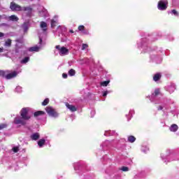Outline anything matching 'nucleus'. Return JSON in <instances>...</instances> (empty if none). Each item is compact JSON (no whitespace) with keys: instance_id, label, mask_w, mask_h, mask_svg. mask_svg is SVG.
<instances>
[{"instance_id":"nucleus-1","label":"nucleus","mask_w":179,"mask_h":179,"mask_svg":"<svg viewBox=\"0 0 179 179\" xmlns=\"http://www.w3.org/2000/svg\"><path fill=\"white\" fill-rule=\"evenodd\" d=\"M162 92H160V88H156L151 95L146 96V99H149L151 103L154 104H159L157 107L158 111H162L164 115H168L169 110H170V104H173L174 101L171 99H157L158 96H160Z\"/></svg>"},{"instance_id":"nucleus-2","label":"nucleus","mask_w":179,"mask_h":179,"mask_svg":"<svg viewBox=\"0 0 179 179\" xmlns=\"http://www.w3.org/2000/svg\"><path fill=\"white\" fill-rule=\"evenodd\" d=\"M162 32L154 34L152 36L143 37L141 39L137 41V47L141 50L142 54H146V52H150L152 48L150 47L151 41H157L159 38H162Z\"/></svg>"},{"instance_id":"nucleus-3","label":"nucleus","mask_w":179,"mask_h":179,"mask_svg":"<svg viewBox=\"0 0 179 179\" xmlns=\"http://www.w3.org/2000/svg\"><path fill=\"white\" fill-rule=\"evenodd\" d=\"M125 138L115 139L112 141L106 140L101 144L102 150H110L111 148H121V146H126Z\"/></svg>"},{"instance_id":"nucleus-4","label":"nucleus","mask_w":179,"mask_h":179,"mask_svg":"<svg viewBox=\"0 0 179 179\" xmlns=\"http://www.w3.org/2000/svg\"><path fill=\"white\" fill-rule=\"evenodd\" d=\"M151 51L148 52H152L150 55V62H154L155 64H160L163 61V55H164V50L162 48L155 46L153 48H151Z\"/></svg>"},{"instance_id":"nucleus-5","label":"nucleus","mask_w":179,"mask_h":179,"mask_svg":"<svg viewBox=\"0 0 179 179\" xmlns=\"http://www.w3.org/2000/svg\"><path fill=\"white\" fill-rule=\"evenodd\" d=\"M10 9L13 12H20V10H24V12H28L27 13V16H28V17H30L31 16L32 8L31 7L22 8V6L13 1L10 3Z\"/></svg>"},{"instance_id":"nucleus-6","label":"nucleus","mask_w":179,"mask_h":179,"mask_svg":"<svg viewBox=\"0 0 179 179\" xmlns=\"http://www.w3.org/2000/svg\"><path fill=\"white\" fill-rule=\"evenodd\" d=\"M160 157L162 160H163V162L166 164H167L169 162H174V160H179L178 155L171 153V150H167L165 154L162 153Z\"/></svg>"},{"instance_id":"nucleus-7","label":"nucleus","mask_w":179,"mask_h":179,"mask_svg":"<svg viewBox=\"0 0 179 179\" xmlns=\"http://www.w3.org/2000/svg\"><path fill=\"white\" fill-rule=\"evenodd\" d=\"M38 37L39 41L38 45L28 49V51L30 52H38V51H41V50H43V48H44L45 46V41L43 40V36L41 34H39Z\"/></svg>"},{"instance_id":"nucleus-8","label":"nucleus","mask_w":179,"mask_h":179,"mask_svg":"<svg viewBox=\"0 0 179 179\" xmlns=\"http://www.w3.org/2000/svg\"><path fill=\"white\" fill-rule=\"evenodd\" d=\"M55 49L54 50L55 55H60V57H65V55H69V49L66 48L64 46H61L57 45L55 46Z\"/></svg>"},{"instance_id":"nucleus-9","label":"nucleus","mask_w":179,"mask_h":179,"mask_svg":"<svg viewBox=\"0 0 179 179\" xmlns=\"http://www.w3.org/2000/svg\"><path fill=\"white\" fill-rule=\"evenodd\" d=\"M20 115L25 121H29L33 116V113L30 111V108H23L20 110Z\"/></svg>"},{"instance_id":"nucleus-10","label":"nucleus","mask_w":179,"mask_h":179,"mask_svg":"<svg viewBox=\"0 0 179 179\" xmlns=\"http://www.w3.org/2000/svg\"><path fill=\"white\" fill-rule=\"evenodd\" d=\"M17 73H19L17 71L8 73V71L0 70V76H2V78H6V79L8 80L16 78V76H17Z\"/></svg>"},{"instance_id":"nucleus-11","label":"nucleus","mask_w":179,"mask_h":179,"mask_svg":"<svg viewBox=\"0 0 179 179\" xmlns=\"http://www.w3.org/2000/svg\"><path fill=\"white\" fill-rule=\"evenodd\" d=\"M45 111L49 117H51L52 118H58V117H59V113L51 106H47L45 108Z\"/></svg>"},{"instance_id":"nucleus-12","label":"nucleus","mask_w":179,"mask_h":179,"mask_svg":"<svg viewBox=\"0 0 179 179\" xmlns=\"http://www.w3.org/2000/svg\"><path fill=\"white\" fill-rule=\"evenodd\" d=\"M73 168L76 173H79V171H83L86 169V165L83 164V162H76L73 164Z\"/></svg>"},{"instance_id":"nucleus-13","label":"nucleus","mask_w":179,"mask_h":179,"mask_svg":"<svg viewBox=\"0 0 179 179\" xmlns=\"http://www.w3.org/2000/svg\"><path fill=\"white\" fill-rule=\"evenodd\" d=\"M169 5V1L167 0H160L158 2L157 8L159 10H166Z\"/></svg>"},{"instance_id":"nucleus-14","label":"nucleus","mask_w":179,"mask_h":179,"mask_svg":"<svg viewBox=\"0 0 179 179\" xmlns=\"http://www.w3.org/2000/svg\"><path fill=\"white\" fill-rule=\"evenodd\" d=\"M176 85L173 83H170L164 87V90H166V92H168L169 94H172V93H174V92H176Z\"/></svg>"},{"instance_id":"nucleus-15","label":"nucleus","mask_w":179,"mask_h":179,"mask_svg":"<svg viewBox=\"0 0 179 179\" xmlns=\"http://www.w3.org/2000/svg\"><path fill=\"white\" fill-rule=\"evenodd\" d=\"M13 122L15 124V125H26L27 120L23 119L22 116H17L15 117Z\"/></svg>"},{"instance_id":"nucleus-16","label":"nucleus","mask_w":179,"mask_h":179,"mask_svg":"<svg viewBox=\"0 0 179 179\" xmlns=\"http://www.w3.org/2000/svg\"><path fill=\"white\" fill-rule=\"evenodd\" d=\"M2 19H5L6 20H8L10 22H17V20H19V17L15 15L10 16H6L4 15L2 16Z\"/></svg>"},{"instance_id":"nucleus-17","label":"nucleus","mask_w":179,"mask_h":179,"mask_svg":"<svg viewBox=\"0 0 179 179\" xmlns=\"http://www.w3.org/2000/svg\"><path fill=\"white\" fill-rule=\"evenodd\" d=\"M38 15L41 17H48V11L44 7H41V10L38 12Z\"/></svg>"},{"instance_id":"nucleus-18","label":"nucleus","mask_w":179,"mask_h":179,"mask_svg":"<svg viewBox=\"0 0 179 179\" xmlns=\"http://www.w3.org/2000/svg\"><path fill=\"white\" fill-rule=\"evenodd\" d=\"M40 28L43 31V36H46L47 33V23L44 21L41 22Z\"/></svg>"},{"instance_id":"nucleus-19","label":"nucleus","mask_w":179,"mask_h":179,"mask_svg":"<svg viewBox=\"0 0 179 179\" xmlns=\"http://www.w3.org/2000/svg\"><path fill=\"white\" fill-rule=\"evenodd\" d=\"M29 138L31 141H38L40 139V133H38V132L32 133L30 135Z\"/></svg>"},{"instance_id":"nucleus-20","label":"nucleus","mask_w":179,"mask_h":179,"mask_svg":"<svg viewBox=\"0 0 179 179\" xmlns=\"http://www.w3.org/2000/svg\"><path fill=\"white\" fill-rule=\"evenodd\" d=\"M117 135H118V134H117L114 130L105 131L104 133V136H117Z\"/></svg>"},{"instance_id":"nucleus-21","label":"nucleus","mask_w":179,"mask_h":179,"mask_svg":"<svg viewBox=\"0 0 179 179\" xmlns=\"http://www.w3.org/2000/svg\"><path fill=\"white\" fill-rule=\"evenodd\" d=\"M45 115V112L43 110H38L34 113V117L38 120V117H43Z\"/></svg>"},{"instance_id":"nucleus-22","label":"nucleus","mask_w":179,"mask_h":179,"mask_svg":"<svg viewBox=\"0 0 179 179\" xmlns=\"http://www.w3.org/2000/svg\"><path fill=\"white\" fill-rule=\"evenodd\" d=\"M66 108H68L70 111H71V113H75V111H76V110H78V108H76V106L72 105V104H69V103H66Z\"/></svg>"},{"instance_id":"nucleus-23","label":"nucleus","mask_w":179,"mask_h":179,"mask_svg":"<svg viewBox=\"0 0 179 179\" xmlns=\"http://www.w3.org/2000/svg\"><path fill=\"white\" fill-rule=\"evenodd\" d=\"M50 24H51L52 29H54V27H55V26H57V24H58V17L57 16H55L54 18L51 20Z\"/></svg>"},{"instance_id":"nucleus-24","label":"nucleus","mask_w":179,"mask_h":179,"mask_svg":"<svg viewBox=\"0 0 179 179\" xmlns=\"http://www.w3.org/2000/svg\"><path fill=\"white\" fill-rule=\"evenodd\" d=\"M135 114V110L131 109L129 112L128 115H126V117L127 118V121H131L134 115Z\"/></svg>"},{"instance_id":"nucleus-25","label":"nucleus","mask_w":179,"mask_h":179,"mask_svg":"<svg viewBox=\"0 0 179 179\" xmlns=\"http://www.w3.org/2000/svg\"><path fill=\"white\" fill-rule=\"evenodd\" d=\"M29 27H30V22H24L22 25V29H23L24 33H27V30H29Z\"/></svg>"},{"instance_id":"nucleus-26","label":"nucleus","mask_w":179,"mask_h":179,"mask_svg":"<svg viewBox=\"0 0 179 179\" xmlns=\"http://www.w3.org/2000/svg\"><path fill=\"white\" fill-rule=\"evenodd\" d=\"M162 79V73H157L153 76L154 82H159V80Z\"/></svg>"},{"instance_id":"nucleus-27","label":"nucleus","mask_w":179,"mask_h":179,"mask_svg":"<svg viewBox=\"0 0 179 179\" xmlns=\"http://www.w3.org/2000/svg\"><path fill=\"white\" fill-rule=\"evenodd\" d=\"M171 132H177L178 131V126L176 124H173L170 127Z\"/></svg>"},{"instance_id":"nucleus-28","label":"nucleus","mask_w":179,"mask_h":179,"mask_svg":"<svg viewBox=\"0 0 179 179\" xmlns=\"http://www.w3.org/2000/svg\"><path fill=\"white\" fill-rule=\"evenodd\" d=\"M135 141H136V138H135V136H127V142H129V143H134V142H135Z\"/></svg>"},{"instance_id":"nucleus-29","label":"nucleus","mask_w":179,"mask_h":179,"mask_svg":"<svg viewBox=\"0 0 179 179\" xmlns=\"http://www.w3.org/2000/svg\"><path fill=\"white\" fill-rule=\"evenodd\" d=\"M45 145V139L41 138L38 141V145L39 148H43Z\"/></svg>"},{"instance_id":"nucleus-30","label":"nucleus","mask_w":179,"mask_h":179,"mask_svg":"<svg viewBox=\"0 0 179 179\" xmlns=\"http://www.w3.org/2000/svg\"><path fill=\"white\" fill-rule=\"evenodd\" d=\"M141 150L143 153H148L149 152V147H148V145H143Z\"/></svg>"},{"instance_id":"nucleus-31","label":"nucleus","mask_w":179,"mask_h":179,"mask_svg":"<svg viewBox=\"0 0 179 179\" xmlns=\"http://www.w3.org/2000/svg\"><path fill=\"white\" fill-rule=\"evenodd\" d=\"M29 61H30V57H26L20 61V64H27V62H29Z\"/></svg>"},{"instance_id":"nucleus-32","label":"nucleus","mask_w":179,"mask_h":179,"mask_svg":"<svg viewBox=\"0 0 179 179\" xmlns=\"http://www.w3.org/2000/svg\"><path fill=\"white\" fill-rule=\"evenodd\" d=\"M16 41V47H19V44H23L24 41H23V38H20L15 40Z\"/></svg>"},{"instance_id":"nucleus-33","label":"nucleus","mask_w":179,"mask_h":179,"mask_svg":"<svg viewBox=\"0 0 179 179\" xmlns=\"http://www.w3.org/2000/svg\"><path fill=\"white\" fill-rule=\"evenodd\" d=\"M68 74L69 76H75V75H76V71L74 69H71L69 71Z\"/></svg>"},{"instance_id":"nucleus-34","label":"nucleus","mask_w":179,"mask_h":179,"mask_svg":"<svg viewBox=\"0 0 179 179\" xmlns=\"http://www.w3.org/2000/svg\"><path fill=\"white\" fill-rule=\"evenodd\" d=\"M5 47H10V45H12V40L10 39H8L5 43H4Z\"/></svg>"},{"instance_id":"nucleus-35","label":"nucleus","mask_w":179,"mask_h":179,"mask_svg":"<svg viewBox=\"0 0 179 179\" xmlns=\"http://www.w3.org/2000/svg\"><path fill=\"white\" fill-rule=\"evenodd\" d=\"M15 52H16V54H21V55H22V54H23V55L26 54V51H24V50H20V49L18 48H17L15 49Z\"/></svg>"},{"instance_id":"nucleus-36","label":"nucleus","mask_w":179,"mask_h":179,"mask_svg":"<svg viewBox=\"0 0 179 179\" xmlns=\"http://www.w3.org/2000/svg\"><path fill=\"white\" fill-rule=\"evenodd\" d=\"M110 93H113V91L111 90H109V91H103L102 92V96L103 97H106L107 96V94H110Z\"/></svg>"},{"instance_id":"nucleus-37","label":"nucleus","mask_w":179,"mask_h":179,"mask_svg":"<svg viewBox=\"0 0 179 179\" xmlns=\"http://www.w3.org/2000/svg\"><path fill=\"white\" fill-rule=\"evenodd\" d=\"M15 91L16 93H22V87L17 86Z\"/></svg>"},{"instance_id":"nucleus-38","label":"nucleus","mask_w":179,"mask_h":179,"mask_svg":"<svg viewBox=\"0 0 179 179\" xmlns=\"http://www.w3.org/2000/svg\"><path fill=\"white\" fill-rule=\"evenodd\" d=\"M120 170H121L122 171H129V168H128V166H122Z\"/></svg>"},{"instance_id":"nucleus-39","label":"nucleus","mask_w":179,"mask_h":179,"mask_svg":"<svg viewBox=\"0 0 179 179\" xmlns=\"http://www.w3.org/2000/svg\"><path fill=\"white\" fill-rule=\"evenodd\" d=\"M50 103V99L48 98H46L43 102L42 106H47Z\"/></svg>"},{"instance_id":"nucleus-40","label":"nucleus","mask_w":179,"mask_h":179,"mask_svg":"<svg viewBox=\"0 0 179 179\" xmlns=\"http://www.w3.org/2000/svg\"><path fill=\"white\" fill-rule=\"evenodd\" d=\"M108 83H110V80L103 81V82L101 83V85H102L103 87H107V86H108Z\"/></svg>"},{"instance_id":"nucleus-41","label":"nucleus","mask_w":179,"mask_h":179,"mask_svg":"<svg viewBox=\"0 0 179 179\" xmlns=\"http://www.w3.org/2000/svg\"><path fill=\"white\" fill-rule=\"evenodd\" d=\"M170 13H171V15H174V16H178V12L176 10H172Z\"/></svg>"},{"instance_id":"nucleus-42","label":"nucleus","mask_w":179,"mask_h":179,"mask_svg":"<svg viewBox=\"0 0 179 179\" xmlns=\"http://www.w3.org/2000/svg\"><path fill=\"white\" fill-rule=\"evenodd\" d=\"M86 48H89V45H87L86 43H83L82 45L81 50L83 51V50H86Z\"/></svg>"},{"instance_id":"nucleus-43","label":"nucleus","mask_w":179,"mask_h":179,"mask_svg":"<svg viewBox=\"0 0 179 179\" xmlns=\"http://www.w3.org/2000/svg\"><path fill=\"white\" fill-rule=\"evenodd\" d=\"M78 31H81V33L83 32V31L85 29V26L83 25H80L78 28Z\"/></svg>"},{"instance_id":"nucleus-44","label":"nucleus","mask_w":179,"mask_h":179,"mask_svg":"<svg viewBox=\"0 0 179 179\" xmlns=\"http://www.w3.org/2000/svg\"><path fill=\"white\" fill-rule=\"evenodd\" d=\"M81 33H83V34H85L86 36H89V34H90V33L89 32V30L87 29H84Z\"/></svg>"},{"instance_id":"nucleus-45","label":"nucleus","mask_w":179,"mask_h":179,"mask_svg":"<svg viewBox=\"0 0 179 179\" xmlns=\"http://www.w3.org/2000/svg\"><path fill=\"white\" fill-rule=\"evenodd\" d=\"M59 29H60V30H62V31L64 32L66 31V27L65 26H59Z\"/></svg>"},{"instance_id":"nucleus-46","label":"nucleus","mask_w":179,"mask_h":179,"mask_svg":"<svg viewBox=\"0 0 179 179\" xmlns=\"http://www.w3.org/2000/svg\"><path fill=\"white\" fill-rule=\"evenodd\" d=\"M95 114H96V110H91L90 115H91L92 118H93V117H94Z\"/></svg>"},{"instance_id":"nucleus-47","label":"nucleus","mask_w":179,"mask_h":179,"mask_svg":"<svg viewBox=\"0 0 179 179\" xmlns=\"http://www.w3.org/2000/svg\"><path fill=\"white\" fill-rule=\"evenodd\" d=\"M13 152H14V153H17V152H19V148L18 147L13 148Z\"/></svg>"},{"instance_id":"nucleus-48","label":"nucleus","mask_w":179,"mask_h":179,"mask_svg":"<svg viewBox=\"0 0 179 179\" xmlns=\"http://www.w3.org/2000/svg\"><path fill=\"white\" fill-rule=\"evenodd\" d=\"M63 79H67L68 78V74L66 73H64L62 74Z\"/></svg>"},{"instance_id":"nucleus-49","label":"nucleus","mask_w":179,"mask_h":179,"mask_svg":"<svg viewBox=\"0 0 179 179\" xmlns=\"http://www.w3.org/2000/svg\"><path fill=\"white\" fill-rule=\"evenodd\" d=\"M7 125L6 124H0V130L3 129V128H6Z\"/></svg>"},{"instance_id":"nucleus-50","label":"nucleus","mask_w":179,"mask_h":179,"mask_svg":"<svg viewBox=\"0 0 179 179\" xmlns=\"http://www.w3.org/2000/svg\"><path fill=\"white\" fill-rule=\"evenodd\" d=\"M5 34L2 32H0V37H3Z\"/></svg>"},{"instance_id":"nucleus-51","label":"nucleus","mask_w":179,"mask_h":179,"mask_svg":"<svg viewBox=\"0 0 179 179\" xmlns=\"http://www.w3.org/2000/svg\"><path fill=\"white\" fill-rule=\"evenodd\" d=\"M0 52H3V48H0Z\"/></svg>"},{"instance_id":"nucleus-52","label":"nucleus","mask_w":179,"mask_h":179,"mask_svg":"<svg viewBox=\"0 0 179 179\" xmlns=\"http://www.w3.org/2000/svg\"><path fill=\"white\" fill-rule=\"evenodd\" d=\"M69 33L73 34V33H74V31H73V29H70V30H69Z\"/></svg>"},{"instance_id":"nucleus-53","label":"nucleus","mask_w":179,"mask_h":179,"mask_svg":"<svg viewBox=\"0 0 179 179\" xmlns=\"http://www.w3.org/2000/svg\"><path fill=\"white\" fill-rule=\"evenodd\" d=\"M164 54H165V55H169V52L166 50L165 52H164Z\"/></svg>"},{"instance_id":"nucleus-54","label":"nucleus","mask_w":179,"mask_h":179,"mask_svg":"<svg viewBox=\"0 0 179 179\" xmlns=\"http://www.w3.org/2000/svg\"><path fill=\"white\" fill-rule=\"evenodd\" d=\"M15 165L12 166V169H14V170H15V171L17 170V169H15Z\"/></svg>"},{"instance_id":"nucleus-55","label":"nucleus","mask_w":179,"mask_h":179,"mask_svg":"<svg viewBox=\"0 0 179 179\" xmlns=\"http://www.w3.org/2000/svg\"><path fill=\"white\" fill-rule=\"evenodd\" d=\"M171 113H172V114H173L174 116V110H171Z\"/></svg>"},{"instance_id":"nucleus-56","label":"nucleus","mask_w":179,"mask_h":179,"mask_svg":"<svg viewBox=\"0 0 179 179\" xmlns=\"http://www.w3.org/2000/svg\"><path fill=\"white\" fill-rule=\"evenodd\" d=\"M0 17H2V15H0Z\"/></svg>"},{"instance_id":"nucleus-57","label":"nucleus","mask_w":179,"mask_h":179,"mask_svg":"<svg viewBox=\"0 0 179 179\" xmlns=\"http://www.w3.org/2000/svg\"><path fill=\"white\" fill-rule=\"evenodd\" d=\"M172 40H174V38H172Z\"/></svg>"},{"instance_id":"nucleus-58","label":"nucleus","mask_w":179,"mask_h":179,"mask_svg":"<svg viewBox=\"0 0 179 179\" xmlns=\"http://www.w3.org/2000/svg\"><path fill=\"white\" fill-rule=\"evenodd\" d=\"M18 58H20V56H19Z\"/></svg>"},{"instance_id":"nucleus-59","label":"nucleus","mask_w":179,"mask_h":179,"mask_svg":"<svg viewBox=\"0 0 179 179\" xmlns=\"http://www.w3.org/2000/svg\"><path fill=\"white\" fill-rule=\"evenodd\" d=\"M31 1H34V0H31Z\"/></svg>"}]
</instances>
